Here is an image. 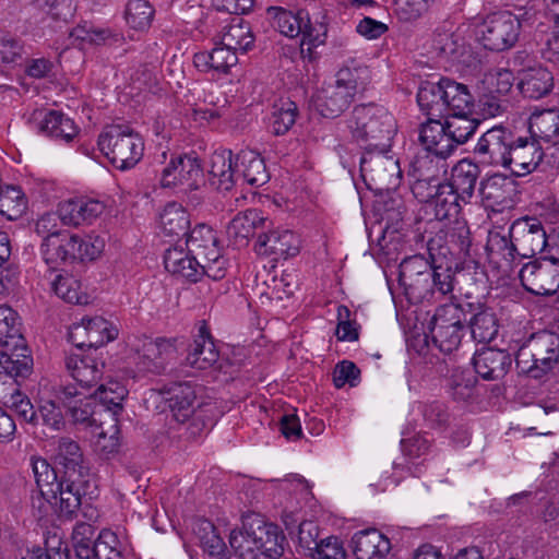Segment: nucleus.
Segmentation results:
<instances>
[{
  "instance_id": "obj_1",
  "label": "nucleus",
  "mask_w": 559,
  "mask_h": 559,
  "mask_svg": "<svg viewBox=\"0 0 559 559\" xmlns=\"http://www.w3.org/2000/svg\"><path fill=\"white\" fill-rule=\"evenodd\" d=\"M36 484L45 499L60 516H71L80 508L82 498L92 496L94 486L90 476H57L56 471L41 457L32 460Z\"/></svg>"
},
{
  "instance_id": "obj_2",
  "label": "nucleus",
  "mask_w": 559,
  "mask_h": 559,
  "mask_svg": "<svg viewBox=\"0 0 559 559\" xmlns=\"http://www.w3.org/2000/svg\"><path fill=\"white\" fill-rule=\"evenodd\" d=\"M236 174L250 186H262L270 179L264 159L259 153L243 150L234 159L231 151L214 152L209 162V182L218 191H229L236 182Z\"/></svg>"
},
{
  "instance_id": "obj_3",
  "label": "nucleus",
  "mask_w": 559,
  "mask_h": 559,
  "mask_svg": "<svg viewBox=\"0 0 559 559\" xmlns=\"http://www.w3.org/2000/svg\"><path fill=\"white\" fill-rule=\"evenodd\" d=\"M388 151H366L360 160L361 177L367 188L373 192L376 209L400 210L404 206L396 188L402 180L399 162L386 154Z\"/></svg>"
},
{
  "instance_id": "obj_4",
  "label": "nucleus",
  "mask_w": 559,
  "mask_h": 559,
  "mask_svg": "<svg viewBox=\"0 0 559 559\" xmlns=\"http://www.w3.org/2000/svg\"><path fill=\"white\" fill-rule=\"evenodd\" d=\"M352 138L366 151H388L396 133L394 117L382 106H356L347 119Z\"/></svg>"
},
{
  "instance_id": "obj_5",
  "label": "nucleus",
  "mask_w": 559,
  "mask_h": 559,
  "mask_svg": "<svg viewBox=\"0 0 559 559\" xmlns=\"http://www.w3.org/2000/svg\"><path fill=\"white\" fill-rule=\"evenodd\" d=\"M97 143L106 158L120 170L133 168L144 154L142 136L127 124L106 127Z\"/></svg>"
},
{
  "instance_id": "obj_6",
  "label": "nucleus",
  "mask_w": 559,
  "mask_h": 559,
  "mask_svg": "<svg viewBox=\"0 0 559 559\" xmlns=\"http://www.w3.org/2000/svg\"><path fill=\"white\" fill-rule=\"evenodd\" d=\"M106 240L98 235H87L84 238L52 236L45 247V262L51 267L75 261H94L105 250Z\"/></svg>"
},
{
  "instance_id": "obj_7",
  "label": "nucleus",
  "mask_w": 559,
  "mask_h": 559,
  "mask_svg": "<svg viewBox=\"0 0 559 559\" xmlns=\"http://www.w3.org/2000/svg\"><path fill=\"white\" fill-rule=\"evenodd\" d=\"M202 181V169L195 157L178 156L171 158L162 170L160 185L163 188H178L186 193L187 200L179 204L180 210L202 205L203 195L198 192V186Z\"/></svg>"
},
{
  "instance_id": "obj_8",
  "label": "nucleus",
  "mask_w": 559,
  "mask_h": 559,
  "mask_svg": "<svg viewBox=\"0 0 559 559\" xmlns=\"http://www.w3.org/2000/svg\"><path fill=\"white\" fill-rule=\"evenodd\" d=\"M472 24L473 36L486 49L503 51L515 45L519 39L521 23L510 12H495L481 22Z\"/></svg>"
},
{
  "instance_id": "obj_9",
  "label": "nucleus",
  "mask_w": 559,
  "mask_h": 559,
  "mask_svg": "<svg viewBox=\"0 0 559 559\" xmlns=\"http://www.w3.org/2000/svg\"><path fill=\"white\" fill-rule=\"evenodd\" d=\"M267 15L272 26L283 36L296 38L302 35V46L309 44L312 47H318L325 44L326 23L320 22L312 25L309 14L305 10L294 12L281 7H270Z\"/></svg>"
},
{
  "instance_id": "obj_10",
  "label": "nucleus",
  "mask_w": 559,
  "mask_h": 559,
  "mask_svg": "<svg viewBox=\"0 0 559 559\" xmlns=\"http://www.w3.org/2000/svg\"><path fill=\"white\" fill-rule=\"evenodd\" d=\"M169 407L176 421L187 425L189 437L200 436L207 427L204 409L197 401L195 389L189 383H175L169 390Z\"/></svg>"
},
{
  "instance_id": "obj_11",
  "label": "nucleus",
  "mask_w": 559,
  "mask_h": 559,
  "mask_svg": "<svg viewBox=\"0 0 559 559\" xmlns=\"http://www.w3.org/2000/svg\"><path fill=\"white\" fill-rule=\"evenodd\" d=\"M93 528L90 524H79L72 535L78 559H120L123 545L117 533L103 530L97 539L93 540Z\"/></svg>"
},
{
  "instance_id": "obj_12",
  "label": "nucleus",
  "mask_w": 559,
  "mask_h": 559,
  "mask_svg": "<svg viewBox=\"0 0 559 559\" xmlns=\"http://www.w3.org/2000/svg\"><path fill=\"white\" fill-rule=\"evenodd\" d=\"M186 246L190 253L197 254L203 261L202 267H204L206 276L214 281L225 277L228 261L222 255L217 238L211 227L204 224L195 226L189 233Z\"/></svg>"
},
{
  "instance_id": "obj_13",
  "label": "nucleus",
  "mask_w": 559,
  "mask_h": 559,
  "mask_svg": "<svg viewBox=\"0 0 559 559\" xmlns=\"http://www.w3.org/2000/svg\"><path fill=\"white\" fill-rule=\"evenodd\" d=\"M530 359L528 370L535 372V377L552 370L559 362V335L548 331L534 334L516 356L518 364H527Z\"/></svg>"
},
{
  "instance_id": "obj_14",
  "label": "nucleus",
  "mask_w": 559,
  "mask_h": 559,
  "mask_svg": "<svg viewBox=\"0 0 559 559\" xmlns=\"http://www.w3.org/2000/svg\"><path fill=\"white\" fill-rule=\"evenodd\" d=\"M510 236L514 241L511 245L504 237H495L491 241L497 239L500 247L507 249L511 257L516 248L521 250L522 255L528 257L542 252L547 245L546 231L535 217L516 219L510 227Z\"/></svg>"
},
{
  "instance_id": "obj_15",
  "label": "nucleus",
  "mask_w": 559,
  "mask_h": 559,
  "mask_svg": "<svg viewBox=\"0 0 559 559\" xmlns=\"http://www.w3.org/2000/svg\"><path fill=\"white\" fill-rule=\"evenodd\" d=\"M513 134L508 129L497 126L487 130L477 141L474 154L479 164L492 167H504Z\"/></svg>"
},
{
  "instance_id": "obj_16",
  "label": "nucleus",
  "mask_w": 559,
  "mask_h": 559,
  "mask_svg": "<svg viewBox=\"0 0 559 559\" xmlns=\"http://www.w3.org/2000/svg\"><path fill=\"white\" fill-rule=\"evenodd\" d=\"M523 287L538 296H549L559 288V264L550 259L526 263L519 273Z\"/></svg>"
},
{
  "instance_id": "obj_17",
  "label": "nucleus",
  "mask_w": 559,
  "mask_h": 559,
  "mask_svg": "<svg viewBox=\"0 0 559 559\" xmlns=\"http://www.w3.org/2000/svg\"><path fill=\"white\" fill-rule=\"evenodd\" d=\"M118 328L103 317L82 318L69 331L70 341L79 348H97L117 338Z\"/></svg>"
},
{
  "instance_id": "obj_18",
  "label": "nucleus",
  "mask_w": 559,
  "mask_h": 559,
  "mask_svg": "<svg viewBox=\"0 0 559 559\" xmlns=\"http://www.w3.org/2000/svg\"><path fill=\"white\" fill-rule=\"evenodd\" d=\"M473 36L472 24L454 26L451 23L437 28L433 39V49L442 57L452 61H460L469 47V38Z\"/></svg>"
},
{
  "instance_id": "obj_19",
  "label": "nucleus",
  "mask_w": 559,
  "mask_h": 559,
  "mask_svg": "<svg viewBox=\"0 0 559 559\" xmlns=\"http://www.w3.org/2000/svg\"><path fill=\"white\" fill-rule=\"evenodd\" d=\"M58 399L75 425L93 430L103 421L102 413L95 409V399L92 394H84L75 386L68 385L60 391Z\"/></svg>"
},
{
  "instance_id": "obj_20",
  "label": "nucleus",
  "mask_w": 559,
  "mask_h": 559,
  "mask_svg": "<svg viewBox=\"0 0 559 559\" xmlns=\"http://www.w3.org/2000/svg\"><path fill=\"white\" fill-rule=\"evenodd\" d=\"M66 367L71 377L83 388L97 384L105 372V362L96 349L70 353L66 358Z\"/></svg>"
},
{
  "instance_id": "obj_21",
  "label": "nucleus",
  "mask_w": 559,
  "mask_h": 559,
  "mask_svg": "<svg viewBox=\"0 0 559 559\" xmlns=\"http://www.w3.org/2000/svg\"><path fill=\"white\" fill-rule=\"evenodd\" d=\"M254 249L260 255L287 260L299 254L301 239L292 230H273L259 235Z\"/></svg>"
},
{
  "instance_id": "obj_22",
  "label": "nucleus",
  "mask_w": 559,
  "mask_h": 559,
  "mask_svg": "<svg viewBox=\"0 0 559 559\" xmlns=\"http://www.w3.org/2000/svg\"><path fill=\"white\" fill-rule=\"evenodd\" d=\"M134 350L139 358L142 371L159 372L168 360L174 358L176 347L170 340L145 337L135 345Z\"/></svg>"
},
{
  "instance_id": "obj_23",
  "label": "nucleus",
  "mask_w": 559,
  "mask_h": 559,
  "mask_svg": "<svg viewBox=\"0 0 559 559\" xmlns=\"http://www.w3.org/2000/svg\"><path fill=\"white\" fill-rule=\"evenodd\" d=\"M543 159V150L534 140L514 139L509 151L504 169L515 176L532 173Z\"/></svg>"
},
{
  "instance_id": "obj_24",
  "label": "nucleus",
  "mask_w": 559,
  "mask_h": 559,
  "mask_svg": "<svg viewBox=\"0 0 559 559\" xmlns=\"http://www.w3.org/2000/svg\"><path fill=\"white\" fill-rule=\"evenodd\" d=\"M165 269L178 277L186 278L191 282L199 281L206 275L203 261L197 254H192L185 250L182 245H175L168 248L164 254Z\"/></svg>"
},
{
  "instance_id": "obj_25",
  "label": "nucleus",
  "mask_w": 559,
  "mask_h": 559,
  "mask_svg": "<svg viewBox=\"0 0 559 559\" xmlns=\"http://www.w3.org/2000/svg\"><path fill=\"white\" fill-rule=\"evenodd\" d=\"M419 140L427 152L440 158H447L455 150L445 123L438 119L430 118L421 126Z\"/></svg>"
},
{
  "instance_id": "obj_26",
  "label": "nucleus",
  "mask_w": 559,
  "mask_h": 559,
  "mask_svg": "<svg viewBox=\"0 0 559 559\" xmlns=\"http://www.w3.org/2000/svg\"><path fill=\"white\" fill-rule=\"evenodd\" d=\"M390 549L389 538L376 528L360 531L353 536L356 559H384Z\"/></svg>"
},
{
  "instance_id": "obj_27",
  "label": "nucleus",
  "mask_w": 559,
  "mask_h": 559,
  "mask_svg": "<svg viewBox=\"0 0 559 559\" xmlns=\"http://www.w3.org/2000/svg\"><path fill=\"white\" fill-rule=\"evenodd\" d=\"M354 97L346 87L335 80L333 84H329L317 94L314 105L323 117L334 118L348 108Z\"/></svg>"
},
{
  "instance_id": "obj_28",
  "label": "nucleus",
  "mask_w": 559,
  "mask_h": 559,
  "mask_svg": "<svg viewBox=\"0 0 559 559\" xmlns=\"http://www.w3.org/2000/svg\"><path fill=\"white\" fill-rule=\"evenodd\" d=\"M473 362L475 371L484 380L490 381L506 376L511 366V358L504 350L489 347L477 350Z\"/></svg>"
},
{
  "instance_id": "obj_29",
  "label": "nucleus",
  "mask_w": 559,
  "mask_h": 559,
  "mask_svg": "<svg viewBox=\"0 0 559 559\" xmlns=\"http://www.w3.org/2000/svg\"><path fill=\"white\" fill-rule=\"evenodd\" d=\"M237 62L236 52L222 44L216 45L211 51H201L193 57L194 66L205 73L227 74Z\"/></svg>"
},
{
  "instance_id": "obj_30",
  "label": "nucleus",
  "mask_w": 559,
  "mask_h": 559,
  "mask_svg": "<svg viewBox=\"0 0 559 559\" xmlns=\"http://www.w3.org/2000/svg\"><path fill=\"white\" fill-rule=\"evenodd\" d=\"M53 457L56 464L64 468L62 475L90 476L83 452L76 441L70 438H60Z\"/></svg>"
},
{
  "instance_id": "obj_31",
  "label": "nucleus",
  "mask_w": 559,
  "mask_h": 559,
  "mask_svg": "<svg viewBox=\"0 0 559 559\" xmlns=\"http://www.w3.org/2000/svg\"><path fill=\"white\" fill-rule=\"evenodd\" d=\"M552 87L554 76L548 69L542 66L530 67L520 72L519 88L525 97L533 99L542 98Z\"/></svg>"
},
{
  "instance_id": "obj_32",
  "label": "nucleus",
  "mask_w": 559,
  "mask_h": 559,
  "mask_svg": "<svg viewBox=\"0 0 559 559\" xmlns=\"http://www.w3.org/2000/svg\"><path fill=\"white\" fill-rule=\"evenodd\" d=\"M218 357L219 354L213 338L202 328L198 337L189 347L186 364L195 370H206L217 362Z\"/></svg>"
},
{
  "instance_id": "obj_33",
  "label": "nucleus",
  "mask_w": 559,
  "mask_h": 559,
  "mask_svg": "<svg viewBox=\"0 0 559 559\" xmlns=\"http://www.w3.org/2000/svg\"><path fill=\"white\" fill-rule=\"evenodd\" d=\"M264 533L259 524H250L243 530H234L229 535V545L239 559H259V543Z\"/></svg>"
},
{
  "instance_id": "obj_34",
  "label": "nucleus",
  "mask_w": 559,
  "mask_h": 559,
  "mask_svg": "<svg viewBox=\"0 0 559 559\" xmlns=\"http://www.w3.org/2000/svg\"><path fill=\"white\" fill-rule=\"evenodd\" d=\"M465 313L463 308L456 304H448L439 307L432 318L430 334L432 341H444L445 329L464 328Z\"/></svg>"
},
{
  "instance_id": "obj_35",
  "label": "nucleus",
  "mask_w": 559,
  "mask_h": 559,
  "mask_svg": "<svg viewBox=\"0 0 559 559\" xmlns=\"http://www.w3.org/2000/svg\"><path fill=\"white\" fill-rule=\"evenodd\" d=\"M0 402L24 421L37 423V414L29 399L17 389L13 380L3 381V386L0 388Z\"/></svg>"
},
{
  "instance_id": "obj_36",
  "label": "nucleus",
  "mask_w": 559,
  "mask_h": 559,
  "mask_svg": "<svg viewBox=\"0 0 559 559\" xmlns=\"http://www.w3.org/2000/svg\"><path fill=\"white\" fill-rule=\"evenodd\" d=\"M443 79L439 82H424L417 93L420 110L431 118L445 116Z\"/></svg>"
},
{
  "instance_id": "obj_37",
  "label": "nucleus",
  "mask_w": 559,
  "mask_h": 559,
  "mask_svg": "<svg viewBox=\"0 0 559 559\" xmlns=\"http://www.w3.org/2000/svg\"><path fill=\"white\" fill-rule=\"evenodd\" d=\"M445 115L448 114H473L474 97L468 87L451 79H443Z\"/></svg>"
},
{
  "instance_id": "obj_38",
  "label": "nucleus",
  "mask_w": 559,
  "mask_h": 559,
  "mask_svg": "<svg viewBox=\"0 0 559 559\" xmlns=\"http://www.w3.org/2000/svg\"><path fill=\"white\" fill-rule=\"evenodd\" d=\"M39 131L64 142L72 141L79 133L74 121L57 110H50L43 116Z\"/></svg>"
},
{
  "instance_id": "obj_39",
  "label": "nucleus",
  "mask_w": 559,
  "mask_h": 559,
  "mask_svg": "<svg viewBox=\"0 0 559 559\" xmlns=\"http://www.w3.org/2000/svg\"><path fill=\"white\" fill-rule=\"evenodd\" d=\"M478 176V165L467 158L461 159L452 168L450 183L461 191V200L464 204H468L473 198Z\"/></svg>"
},
{
  "instance_id": "obj_40",
  "label": "nucleus",
  "mask_w": 559,
  "mask_h": 559,
  "mask_svg": "<svg viewBox=\"0 0 559 559\" xmlns=\"http://www.w3.org/2000/svg\"><path fill=\"white\" fill-rule=\"evenodd\" d=\"M95 451L105 459L116 454L120 448L118 419L110 416L108 421H100L93 429Z\"/></svg>"
},
{
  "instance_id": "obj_41",
  "label": "nucleus",
  "mask_w": 559,
  "mask_h": 559,
  "mask_svg": "<svg viewBox=\"0 0 559 559\" xmlns=\"http://www.w3.org/2000/svg\"><path fill=\"white\" fill-rule=\"evenodd\" d=\"M266 218L260 212H238L227 226V234L238 243L246 242L255 230L264 228Z\"/></svg>"
},
{
  "instance_id": "obj_42",
  "label": "nucleus",
  "mask_w": 559,
  "mask_h": 559,
  "mask_svg": "<svg viewBox=\"0 0 559 559\" xmlns=\"http://www.w3.org/2000/svg\"><path fill=\"white\" fill-rule=\"evenodd\" d=\"M21 320L15 310L1 305L0 306V345L8 346L13 344L15 349L25 352L24 340L22 337Z\"/></svg>"
},
{
  "instance_id": "obj_43",
  "label": "nucleus",
  "mask_w": 559,
  "mask_h": 559,
  "mask_svg": "<svg viewBox=\"0 0 559 559\" xmlns=\"http://www.w3.org/2000/svg\"><path fill=\"white\" fill-rule=\"evenodd\" d=\"M440 221H445V237L453 243L457 252L467 254L471 247V233L467 222L459 215V212H445Z\"/></svg>"
},
{
  "instance_id": "obj_44",
  "label": "nucleus",
  "mask_w": 559,
  "mask_h": 559,
  "mask_svg": "<svg viewBox=\"0 0 559 559\" xmlns=\"http://www.w3.org/2000/svg\"><path fill=\"white\" fill-rule=\"evenodd\" d=\"M127 394L128 390L122 383L110 379L102 383L92 395L107 408L106 416L110 419V416L117 418L118 413L122 409V402Z\"/></svg>"
},
{
  "instance_id": "obj_45",
  "label": "nucleus",
  "mask_w": 559,
  "mask_h": 559,
  "mask_svg": "<svg viewBox=\"0 0 559 559\" xmlns=\"http://www.w3.org/2000/svg\"><path fill=\"white\" fill-rule=\"evenodd\" d=\"M530 131L546 142H559V111L548 109L535 112L530 118Z\"/></svg>"
},
{
  "instance_id": "obj_46",
  "label": "nucleus",
  "mask_w": 559,
  "mask_h": 559,
  "mask_svg": "<svg viewBox=\"0 0 559 559\" xmlns=\"http://www.w3.org/2000/svg\"><path fill=\"white\" fill-rule=\"evenodd\" d=\"M253 40L250 26L240 19H234L233 23L224 27L221 35V44L236 53L237 51H247Z\"/></svg>"
},
{
  "instance_id": "obj_47",
  "label": "nucleus",
  "mask_w": 559,
  "mask_h": 559,
  "mask_svg": "<svg viewBox=\"0 0 559 559\" xmlns=\"http://www.w3.org/2000/svg\"><path fill=\"white\" fill-rule=\"evenodd\" d=\"M445 117V128L455 147L467 142L479 124V120L472 117V114L454 112Z\"/></svg>"
},
{
  "instance_id": "obj_48",
  "label": "nucleus",
  "mask_w": 559,
  "mask_h": 559,
  "mask_svg": "<svg viewBox=\"0 0 559 559\" xmlns=\"http://www.w3.org/2000/svg\"><path fill=\"white\" fill-rule=\"evenodd\" d=\"M55 294L69 304L84 305L88 302V296L83 292L81 282L72 274H58L51 282Z\"/></svg>"
},
{
  "instance_id": "obj_49",
  "label": "nucleus",
  "mask_w": 559,
  "mask_h": 559,
  "mask_svg": "<svg viewBox=\"0 0 559 559\" xmlns=\"http://www.w3.org/2000/svg\"><path fill=\"white\" fill-rule=\"evenodd\" d=\"M370 79L369 68L356 62L344 66L336 73V81L346 87L354 96L366 88Z\"/></svg>"
},
{
  "instance_id": "obj_50",
  "label": "nucleus",
  "mask_w": 559,
  "mask_h": 559,
  "mask_svg": "<svg viewBox=\"0 0 559 559\" xmlns=\"http://www.w3.org/2000/svg\"><path fill=\"white\" fill-rule=\"evenodd\" d=\"M297 105L290 99H281L273 106L270 117V129L273 134H285L296 122Z\"/></svg>"
},
{
  "instance_id": "obj_51",
  "label": "nucleus",
  "mask_w": 559,
  "mask_h": 559,
  "mask_svg": "<svg viewBox=\"0 0 559 559\" xmlns=\"http://www.w3.org/2000/svg\"><path fill=\"white\" fill-rule=\"evenodd\" d=\"M155 10L146 0H130L126 9V22L135 31H146L153 21Z\"/></svg>"
},
{
  "instance_id": "obj_52",
  "label": "nucleus",
  "mask_w": 559,
  "mask_h": 559,
  "mask_svg": "<svg viewBox=\"0 0 559 559\" xmlns=\"http://www.w3.org/2000/svg\"><path fill=\"white\" fill-rule=\"evenodd\" d=\"M472 337L478 343H489L498 333V323L493 312L488 309L477 312L471 321Z\"/></svg>"
},
{
  "instance_id": "obj_53",
  "label": "nucleus",
  "mask_w": 559,
  "mask_h": 559,
  "mask_svg": "<svg viewBox=\"0 0 559 559\" xmlns=\"http://www.w3.org/2000/svg\"><path fill=\"white\" fill-rule=\"evenodd\" d=\"M476 379L469 370L454 369L449 378V393L456 401H467L474 395Z\"/></svg>"
},
{
  "instance_id": "obj_54",
  "label": "nucleus",
  "mask_w": 559,
  "mask_h": 559,
  "mask_svg": "<svg viewBox=\"0 0 559 559\" xmlns=\"http://www.w3.org/2000/svg\"><path fill=\"white\" fill-rule=\"evenodd\" d=\"M193 531L198 535L201 546L210 555L219 556L224 554L225 543L210 521L199 520Z\"/></svg>"
},
{
  "instance_id": "obj_55",
  "label": "nucleus",
  "mask_w": 559,
  "mask_h": 559,
  "mask_svg": "<svg viewBox=\"0 0 559 559\" xmlns=\"http://www.w3.org/2000/svg\"><path fill=\"white\" fill-rule=\"evenodd\" d=\"M259 530L264 533V535L261 537V542L259 543V558L261 556L271 559L280 558L284 551V537L277 534L274 526L262 524L260 521Z\"/></svg>"
},
{
  "instance_id": "obj_56",
  "label": "nucleus",
  "mask_w": 559,
  "mask_h": 559,
  "mask_svg": "<svg viewBox=\"0 0 559 559\" xmlns=\"http://www.w3.org/2000/svg\"><path fill=\"white\" fill-rule=\"evenodd\" d=\"M514 82L513 73L508 69H495L485 74L483 84L491 96L508 94Z\"/></svg>"
},
{
  "instance_id": "obj_57",
  "label": "nucleus",
  "mask_w": 559,
  "mask_h": 559,
  "mask_svg": "<svg viewBox=\"0 0 559 559\" xmlns=\"http://www.w3.org/2000/svg\"><path fill=\"white\" fill-rule=\"evenodd\" d=\"M60 212H44L36 221V233L43 235L44 242L41 245V254L45 260V247L52 236L58 238H66L67 234H60Z\"/></svg>"
},
{
  "instance_id": "obj_58",
  "label": "nucleus",
  "mask_w": 559,
  "mask_h": 559,
  "mask_svg": "<svg viewBox=\"0 0 559 559\" xmlns=\"http://www.w3.org/2000/svg\"><path fill=\"white\" fill-rule=\"evenodd\" d=\"M436 210H450L453 206L463 207L466 204L461 200V191L451 183L439 185L436 193L429 201Z\"/></svg>"
},
{
  "instance_id": "obj_59",
  "label": "nucleus",
  "mask_w": 559,
  "mask_h": 559,
  "mask_svg": "<svg viewBox=\"0 0 559 559\" xmlns=\"http://www.w3.org/2000/svg\"><path fill=\"white\" fill-rule=\"evenodd\" d=\"M37 7L41 8L52 21L67 22L76 10L74 0H36Z\"/></svg>"
},
{
  "instance_id": "obj_60",
  "label": "nucleus",
  "mask_w": 559,
  "mask_h": 559,
  "mask_svg": "<svg viewBox=\"0 0 559 559\" xmlns=\"http://www.w3.org/2000/svg\"><path fill=\"white\" fill-rule=\"evenodd\" d=\"M189 224L186 212H162L159 215V227L165 236L186 235Z\"/></svg>"
},
{
  "instance_id": "obj_61",
  "label": "nucleus",
  "mask_w": 559,
  "mask_h": 559,
  "mask_svg": "<svg viewBox=\"0 0 559 559\" xmlns=\"http://www.w3.org/2000/svg\"><path fill=\"white\" fill-rule=\"evenodd\" d=\"M38 418L41 419L43 425L52 430H60L64 426L63 414L51 400L40 401L37 419Z\"/></svg>"
},
{
  "instance_id": "obj_62",
  "label": "nucleus",
  "mask_w": 559,
  "mask_h": 559,
  "mask_svg": "<svg viewBox=\"0 0 559 559\" xmlns=\"http://www.w3.org/2000/svg\"><path fill=\"white\" fill-rule=\"evenodd\" d=\"M311 559H346V552L337 537L330 536L320 540L313 552H309Z\"/></svg>"
},
{
  "instance_id": "obj_63",
  "label": "nucleus",
  "mask_w": 559,
  "mask_h": 559,
  "mask_svg": "<svg viewBox=\"0 0 559 559\" xmlns=\"http://www.w3.org/2000/svg\"><path fill=\"white\" fill-rule=\"evenodd\" d=\"M298 544L305 554L309 556V552H313L319 546V526L312 521H304L298 527Z\"/></svg>"
},
{
  "instance_id": "obj_64",
  "label": "nucleus",
  "mask_w": 559,
  "mask_h": 559,
  "mask_svg": "<svg viewBox=\"0 0 559 559\" xmlns=\"http://www.w3.org/2000/svg\"><path fill=\"white\" fill-rule=\"evenodd\" d=\"M359 369L348 360H343L336 365L333 372V382L336 388H343L346 384L355 386L359 379Z\"/></svg>"
}]
</instances>
